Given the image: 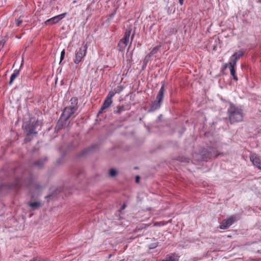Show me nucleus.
Masks as SVG:
<instances>
[{"label": "nucleus", "mask_w": 261, "mask_h": 261, "mask_svg": "<svg viewBox=\"0 0 261 261\" xmlns=\"http://www.w3.org/2000/svg\"><path fill=\"white\" fill-rule=\"evenodd\" d=\"M70 101L71 102V103L72 105V106H74V107H76V106L77 105V103H78V99H77V98L76 97H72L71 99H70Z\"/></svg>", "instance_id": "nucleus-24"}, {"label": "nucleus", "mask_w": 261, "mask_h": 261, "mask_svg": "<svg viewBox=\"0 0 261 261\" xmlns=\"http://www.w3.org/2000/svg\"><path fill=\"white\" fill-rule=\"evenodd\" d=\"M134 36H135V34H134V33H133V34L132 35V36H131L130 44H132V41H133V39H134Z\"/></svg>", "instance_id": "nucleus-35"}, {"label": "nucleus", "mask_w": 261, "mask_h": 261, "mask_svg": "<svg viewBox=\"0 0 261 261\" xmlns=\"http://www.w3.org/2000/svg\"><path fill=\"white\" fill-rule=\"evenodd\" d=\"M38 125V121L37 120L35 122H30L25 126L24 130L27 134L25 140L27 141H30L32 140V138L30 137L31 135H36L38 133L36 129Z\"/></svg>", "instance_id": "nucleus-3"}, {"label": "nucleus", "mask_w": 261, "mask_h": 261, "mask_svg": "<svg viewBox=\"0 0 261 261\" xmlns=\"http://www.w3.org/2000/svg\"><path fill=\"white\" fill-rule=\"evenodd\" d=\"M179 3L180 5H182L184 3V0H178Z\"/></svg>", "instance_id": "nucleus-37"}, {"label": "nucleus", "mask_w": 261, "mask_h": 261, "mask_svg": "<svg viewBox=\"0 0 261 261\" xmlns=\"http://www.w3.org/2000/svg\"><path fill=\"white\" fill-rule=\"evenodd\" d=\"M13 186L16 188H20L21 187V185L18 181H17L15 182Z\"/></svg>", "instance_id": "nucleus-33"}, {"label": "nucleus", "mask_w": 261, "mask_h": 261, "mask_svg": "<svg viewBox=\"0 0 261 261\" xmlns=\"http://www.w3.org/2000/svg\"><path fill=\"white\" fill-rule=\"evenodd\" d=\"M122 86H119L116 89H115V92L116 93H119L122 90Z\"/></svg>", "instance_id": "nucleus-30"}, {"label": "nucleus", "mask_w": 261, "mask_h": 261, "mask_svg": "<svg viewBox=\"0 0 261 261\" xmlns=\"http://www.w3.org/2000/svg\"><path fill=\"white\" fill-rule=\"evenodd\" d=\"M250 160L254 166L261 170V161L259 157L256 154H251L250 156Z\"/></svg>", "instance_id": "nucleus-10"}, {"label": "nucleus", "mask_w": 261, "mask_h": 261, "mask_svg": "<svg viewBox=\"0 0 261 261\" xmlns=\"http://www.w3.org/2000/svg\"><path fill=\"white\" fill-rule=\"evenodd\" d=\"M119 261H124V259H121Z\"/></svg>", "instance_id": "nucleus-43"}, {"label": "nucleus", "mask_w": 261, "mask_h": 261, "mask_svg": "<svg viewBox=\"0 0 261 261\" xmlns=\"http://www.w3.org/2000/svg\"><path fill=\"white\" fill-rule=\"evenodd\" d=\"M159 223H158V222L155 223L154 224V226H158V225H159V224H158Z\"/></svg>", "instance_id": "nucleus-42"}, {"label": "nucleus", "mask_w": 261, "mask_h": 261, "mask_svg": "<svg viewBox=\"0 0 261 261\" xmlns=\"http://www.w3.org/2000/svg\"><path fill=\"white\" fill-rule=\"evenodd\" d=\"M132 32V28L131 27H129L126 30V32L125 33V35L124 37L121 39L122 40L125 41L126 43H128L129 37Z\"/></svg>", "instance_id": "nucleus-14"}, {"label": "nucleus", "mask_w": 261, "mask_h": 261, "mask_svg": "<svg viewBox=\"0 0 261 261\" xmlns=\"http://www.w3.org/2000/svg\"><path fill=\"white\" fill-rule=\"evenodd\" d=\"M218 155V151L215 148L208 147L202 151L201 160L207 162L216 158Z\"/></svg>", "instance_id": "nucleus-4"}, {"label": "nucleus", "mask_w": 261, "mask_h": 261, "mask_svg": "<svg viewBox=\"0 0 261 261\" xmlns=\"http://www.w3.org/2000/svg\"><path fill=\"white\" fill-rule=\"evenodd\" d=\"M157 246H158L157 243H152L149 246V249H152L155 248Z\"/></svg>", "instance_id": "nucleus-32"}, {"label": "nucleus", "mask_w": 261, "mask_h": 261, "mask_svg": "<svg viewBox=\"0 0 261 261\" xmlns=\"http://www.w3.org/2000/svg\"><path fill=\"white\" fill-rule=\"evenodd\" d=\"M51 196H52V195H51V194H49V195H47L46 196H45V198H50V197H51Z\"/></svg>", "instance_id": "nucleus-40"}, {"label": "nucleus", "mask_w": 261, "mask_h": 261, "mask_svg": "<svg viewBox=\"0 0 261 261\" xmlns=\"http://www.w3.org/2000/svg\"><path fill=\"white\" fill-rule=\"evenodd\" d=\"M66 13L55 16L50 19H47L44 22L46 25H51L58 23L60 20L62 19L66 15Z\"/></svg>", "instance_id": "nucleus-8"}, {"label": "nucleus", "mask_w": 261, "mask_h": 261, "mask_svg": "<svg viewBox=\"0 0 261 261\" xmlns=\"http://www.w3.org/2000/svg\"><path fill=\"white\" fill-rule=\"evenodd\" d=\"M245 50L244 49H241L235 52L233 54L236 55V56L240 59L242 57L244 56L245 54Z\"/></svg>", "instance_id": "nucleus-23"}, {"label": "nucleus", "mask_w": 261, "mask_h": 261, "mask_svg": "<svg viewBox=\"0 0 261 261\" xmlns=\"http://www.w3.org/2000/svg\"><path fill=\"white\" fill-rule=\"evenodd\" d=\"M227 114L231 123L240 122L243 120V110L232 103L230 104Z\"/></svg>", "instance_id": "nucleus-1"}, {"label": "nucleus", "mask_w": 261, "mask_h": 261, "mask_svg": "<svg viewBox=\"0 0 261 261\" xmlns=\"http://www.w3.org/2000/svg\"><path fill=\"white\" fill-rule=\"evenodd\" d=\"M87 45L85 44L81 47L75 54V59L73 60L75 64H78L82 61L83 59L86 56L87 53Z\"/></svg>", "instance_id": "nucleus-5"}, {"label": "nucleus", "mask_w": 261, "mask_h": 261, "mask_svg": "<svg viewBox=\"0 0 261 261\" xmlns=\"http://www.w3.org/2000/svg\"><path fill=\"white\" fill-rule=\"evenodd\" d=\"M178 160L181 162L189 163L190 159L185 156H181L179 158Z\"/></svg>", "instance_id": "nucleus-26"}, {"label": "nucleus", "mask_w": 261, "mask_h": 261, "mask_svg": "<svg viewBox=\"0 0 261 261\" xmlns=\"http://www.w3.org/2000/svg\"><path fill=\"white\" fill-rule=\"evenodd\" d=\"M160 48H161L160 45H158V46H156L155 47H154L150 51V52L148 54V55H147V57H148V58H149V57H151L153 55L156 54Z\"/></svg>", "instance_id": "nucleus-21"}, {"label": "nucleus", "mask_w": 261, "mask_h": 261, "mask_svg": "<svg viewBox=\"0 0 261 261\" xmlns=\"http://www.w3.org/2000/svg\"><path fill=\"white\" fill-rule=\"evenodd\" d=\"M148 57L147 56L144 60V62H145V64L147 63V62H148V60H146V58H147Z\"/></svg>", "instance_id": "nucleus-41"}, {"label": "nucleus", "mask_w": 261, "mask_h": 261, "mask_svg": "<svg viewBox=\"0 0 261 261\" xmlns=\"http://www.w3.org/2000/svg\"><path fill=\"white\" fill-rule=\"evenodd\" d=\"M180 256L176 253H171L167 254L162 261H179Z\"/></svg>", "instance_id": "nucleus-11"}, {"label": "nucleus", "mask_w": 261, "mask_h": 261, "mask_svg": "<svg viewBox=\"0 0 261 261\" xmlns=\"http://www.w3.org/2000/svg\"><path fill=\"white\" fill-rule=\"evenodd\" d=\"M115 92L110 91L106 98L108 99L109 100H112V98L115 95Z\"/></svg>", "instance_id": "nucleus-27"}, {"label": "nucleus", "mask_w": 261, "mask_h": 261, "mask_svg": "<svg viewBox=\"0 0 261 261\" xmlns=\"http://www.w3.org/2000/svg\"><path fill=\"white\" fill-rule=\"evenodd\" d=\"M165 87V83H162V87L156 96L155 100L152 101L149 105L150 111H154L160 108L164 97Z\"/></svg>", "instance_id": "nucleus-2"}, {"label": "nucleus", "mask_w": 261, "mask_h": 261, "mask_svg": "<svg viewBox=\"0 0 261 261\" xmlns=\"http://www.w3.org/2000/svg\"><path fill=\"white\" fill-rule=\"evenodd\" d=\"M65 49H63L61 53V55H60V63L62 62V60H63V59H64V57H65Z\"/></svg>", "instance_id": "nucleus-29"}, {"label": "nucleus", "mask_w": 261, "mask_h": 261, "mask_svg": "<svg viewBox=\"0 0 261 261\" xmlns=\"http://www.w3.org/2000/svg\"><path fill=\"white\" fill-rule=\"evenodd\" d=\"M112 101H113L112 100H110V99L109 100L108 99L106 98L102 103V105L98 113L99 114L102 113L105 109H108L112 104Z\"/></svg>", "instance_id": "nucleus-12"}, {"label": "nucleus", "mask_w": 261, "mask_h": 261, "mask_svg": "<svg viewBox=\"0 0 261 261\" xmlns=\"http://www.w3.org/2000/svg\"><path fill=\"white\" fill-rule=\"evenodd\" d=\"M35 188L36 190H39L43 188V187L39 184H35L34 185Z\"/></svg>", "instance_id": "nucleus-31"}, {"label": "nucleus", "mask_w": 261, "mask_h": 261, "mask_svg": "<svg viewBox=\"0 0 261 261\" xmlns=\"http://www.w3.org/2000/svg\"><path fill=\"white\" fill-rule=\"evenodd\" d=\"M223 66H224V69H225L227 68L228 64L226 63H225V64H224Z\"/></svg>", "instance_id": "nucleus-38"}, {"label": "nucleus", "mask_w": 261, "mask_h": 261, "mask_svg": "<svg viewBox=\"0 0 261 261\" xmlns=\"http://www.w3.org/2000/svg\"><path fill=\"white\" fill-rule=\"evenodd\" d=\"M28 205L32 210H36L39 209L41 206V203L39 201H35L32 202H29Z\"/></svg>", "instance_id": "nucleus-15"}, {"label": "nucleus", "mask_w": 261, "mask_h": 261, "mask_svg": "<svg viewBox=\"0 0 261 261\" xmlns=\"http://www.w3.org/2000/svg\"><path fill=\"white\" fill-rule=\"evenodd\" d=\"M22 65H23V63H22L20 65V68H21L22 67ZM20 68H19V69H15L14 70L13 73L11 74L10 78V81L9 83V84L10 85H11L12 84V83L13 82V81H14V80L18 76V75H19V73H20Z\"/></svg>", "instance_id": "nucleus-13"}, {"label": "nucleus", "mask_w": 261, "mask_h": 261, "mask_svg": "<svg viewBox=\"0 0 261 261\" xmlns=\"http://www.w3.org/2000/svg\"><path fill=\"white\" fill-rule=\"evenodd\" d=\"M97 148H98V145L97 144H93L91 146H90L89 148H88L87 149H85L83 151V153L84 154H87V153H88L93 151V150H94L95 149H96Z\"/></svg>", "instance_id": "nucleus-20"}, {"label": "nucleus", "mask_w": 261, "mask_h": 261, "mask_svg": "<svg viewBox=\"0 0 261 261\" xmlns=\"http://www.w3.org/2000/svg\"><path fill=\"white\" fill-rule=\"evenodd\" d=\"M136 182L137 183H138L139 182V180H140V176L139 175H137L136 176Z\"/></svg>", "instance_id": "nucleus-34"}, {"label": "nucleus", "mask_w": 261, "mask_h": 261, "mask_svg": "<svg viewBox=\"0 0 261 261\" xmlns=\"http://www.w3.org/2000/svg\"><path fill=\"white\" fill-rule=\"evenodd\" d=\"M117 174V171L114 168H111L109 170V175L111 177L116 176Z\"/></svg>", "instance_id": "nucleus-25"}, {"label": "nucleus", "mask_w": 261, "mask_h": 261, "mask_svg": "<svg viewBox=\"0 0 261 261\" xmlns=\"http://www.w3.org/2000/svg\"><path fill=\"white\" fill-rule=\"evenodd\" d=\"M126 207V205L125 204H123L121 207V210H124Z\"/></svg>", "instance_id": "nucleus-39"}, {"label": "nucleus", "mask_w": 261, "mask_h": 261, "mask_svg": "<svg viewBox=\"0 0 261 261\" xmlns=\"http://www.w3.org/2000/svg\"><path fill=\"white\" fill-rule=\"evenodd\" d=\"M76 110V107L74 106L66 107L64 108L61 116L66 118V119H69L70 117L74 113Z\"/></svg>", "instance_id": "nucleus-6"}, {"label": "nucleus", "mask_w": 261, "mask_h": 261, "mask_svg": "<svg viewBox=\"0 0 261 261\" xmlns=\"http://www.w3.org/2000/svg\"><path fill=\"white\" fill-rule=\"evenodd\" d=\"M235 67L233 66H229L230 70V74L232 76L233 79L237 81L238 80V77L236 75V70H235Z\"/></svg>", "instance_id": "nucleus-19"}, {"label": "nucleus", "mask_w": 261, "mask_h": 261, "mask_svg": "<svg viewBox=\"0 0 261 261\" xmlns=\"http://www.w3.org/2000/svg\"><path fill=\"white\" fill-rule=\"evenodd\" d=\"M69 119H66V118L62 117L61 115L60 118L57 123L55 129L60 130L65 128L67 126V121Z\"/></svg>", "instance_id": "nucleus-9"}, {"label": "nucleus", "mask_w": 261, "mask_h": 261, "mask_svg": "<svg viewBox=\"0 0 261 261\" xmlns=\"http://www.w3.org/2000/svg\"><path fill=\"white\" fill-rule=\"evenodd\" d=\"M125 110L123 106H118L116 107V109L114 111V113L115 114H120L122 112Z\"/></svg>", "instance_id": "nucleus-22"}, {"label": "nucleus", "mask_w": 261, "mask_h": 261, "mask_svg": "<svg viewBox=\"0 0 261 261\" xmlns=\"http://www.w3.org/2000/svg\"><path fill=\"white\" fill-rule=\"evenodd\" d=\"M47 160L46 158H44L43 159H40L34 163V165L36 166L38 168H41L44 165L45 162Z\"/></svg>", "instance_id": "nucleus-16"}, {"label": "nucleus", "mask_w": 261, "mask_h": 261, "mask_svg": "<svg viewBox=\"0 0 261 261\" xmlns=\"http://www.w3.org/2000/svg\"><path fill=\"white\" fill-rule=\"evenodd\" d=\"M127 43L125 42V41L120 40L118 45H117V48L119 51H123L127 45Z\"/></svg>", "instance_id": "nucleus-17"}, {"label": "nucleus", "mask_w": 261, "mask_h": 261, "mask_svg": "<svg viewBox=\"0 0 261 261\" xmlns=\"http://www.w3.org/2000/svg\"><path fill=\"white\" fill-rule=\"evenodd\" d=\"M5 43V41H4V40L0 41V45H2V47L4 46Z\"/></svg>", "instance_id": "nucleus-36"}, {"label": "nucleus", "mask_w": 261, "mask_h": 261, "mask_svg": "<svg viewBox=\"0 0 261 261\" xmlns=\"http://www.w3.org/2000/svg\"><path fill=\"white\" fill-rule=\"evenodd\" d=\"M16 24L17 27L19 26V25L22 23L23 20L21 16H20L18 19H16Z\"/></svg>", "instance_id": "nucleus-28"}, {"label": "nucleus", "mask_w": 261, "mask_h": 261, "mask_svg": "<svg viewBox=\"0 0 261 261\" xmlns=\"http://www.w3.org/2000/svg\"><path fill=\"white\" fill-rule=\"evenodd\" d=\"M258 252H259V253H261V250H260V251H258Z\"/></svg>", "instance_id": "nucleus-44"}, {"label": "nucleus", "mask_w": 261, "mask_h": 261, "mask_svg": "<svg viewBox=\"0 0 261 261\" xmlns=\"http://www.w3.org/2000/svg\"><path fill=\"white\" fill-rule=\"evenodd\" d=\"M239 60V59L236 56V55L233 54L230 58L229 65L236 66L237 62Z\"/></svg>", "instance_id": "nucleus-18"}, {"label": "nucleus", "mask_w": 261, "mask_h": 261, "mask_svg": "<svg viewBox=\"0 0 261 261\" xmlns=\"http://www.w3.org/2000/svg\"><path fill=\"white\" fill-rule=\"evenodd\" d=\"M236 217L232 216L227 219L223 220L220 223V228L226 229L229 227L236 221Z\"/></svg>", "instance_id": "nucleus-7"}]
</instances>
